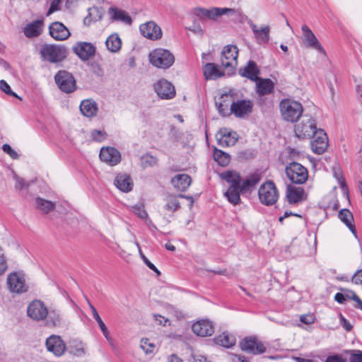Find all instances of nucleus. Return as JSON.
Here are the masks:
<instances>
[{"mask_svg":"<svg viewBox=\"0 0 362 362\" xmlns=\"http://www.w3.org/2000/svg\"><path fill=\"white\" fill-rule=\"evenodd\" d=\"M279 108L283 119L290 122H296L303 112L302 104L291 99H283L280 102Z\"/></svg>","mask_w":362,"mask_h":362,"instance_id":"f257e3e1","label":"nucleus"},{"mask_svg":"<svg viewBox=\"0 0 362 362\" xmlns=\"http://www.w3.org/2000/svg\"><path fill=\"white\" fill-rule=\"evenodd\" d=\"M40 52L43 60L51 63L62 62L68 54V50L64 46L48 44L43 45Z\"/></svg>","mask_w":362,"mask_h":362,"instance_id":"f03ea898","label":"nucleus"},{"mask_svg":"<svg viewBox=\"0 0 362 362\" xmlns=\"http://www.w3.org/2000/svg\"><path fill=\"white\" fill-rule=\"evenodd\" d=\"M294 132L296 136L300 139H311L318 132L315 119L304 115L300 122L295 125Z\"/></svg>","mask_w":362,"mask_h":362,"instance_id":"7ed1b4c3","label":"nucleus"},{"mask_svg":"<svg viewBox=\"0 0 362 362\" xmlns=\"http://www.w3.org/2000/svg\"><path fill=\"white\" fill-rule=\"evenodd\" d=\"M151 64L160 69H168L175 62L174 55L168 49L157 48L149 54Z\"/></svg>","mask_w":362,"mask_h":362,"instance_id":"20e7f679","label":"nucleus"},{"mask_svg":"<svg viewBox=\"0 0 362 362\" xmlns=\"http://www.w3.org/2000/svg\"><path fill=\"white\" fill-rule=\"evenodd\" d=\"M285 171L288 178L294 184H303L308 178L307 168L297 162H292L286 165Z\"/></svg>","mask_w":362,"mask_h":362,"instance_id":"39448f33","label":"nucleus"},{"mask_svg":"<svg viewBox=\"0 0 362 362\" xmlns=\"http://www.w3.org/2000/svg\"><path fill=\"white\" fill-rule=\"evenodd\" d=\"M258 195L260 202L267 206L273 205L279 198L278 190L272 180H268L260 186Z\"/></svg>","mask_w":362,"mask_h":362,"instance_id":"423d86ee","label":"nucleus"},{"mask_svg":"<svg viewBox=\"0 0 362 362\" xmlns=\"http://www.w3.org/2000/svg\"><path fill=\"white\" fill-rule=\"evenodd\" d=\"M54 80L59 88L66 93L74 92L76 89V82L73 75L66 71H59Z\"/></svg>","mask_w":362,"mask_h":362,"instance_id":"0eeeda50","label":"nucleus"},{"mask_svg":"<svg viewBox=\"0 0 362 362\" xmlns=\"http://www.w3.org/2000/svg\"><path fill=\"white\" fill-rule=\"evenodd\" d=\"M27 314L32 320L40 322L45 320L49 313L47 308L42 301L35 300L28 305Z\"/></svg>","mask_w":362,"mask_h":362,"instance_id":"6e6552de","label":"nucleus"},{"mask_svg":"<svg viewBox=\"0 0 362 362\" xmlns=\"http://www.w3.org/2000/svg\"><path fill=\"white\" fill-rule=\"evenodd\" d=\"M241 349L253 355H258L266 351L264 344L255 337H245L240 342Z\"/></svg>","mask_w":362,"mask_h":362,"instance_id":"1a4fd4ad","label":"nucleus"},{"mask_svg":"<svg viewBox=\"0 0 362 362\" xmlns=\"http://www.w3.org/2000/svg\"><path fill=\"white\" fill-rule=\"evenodd\" d=\"M238 49L235 45L225 46L221 52V65L226 69L230 68L233 70L238 64Z\"/></svg>","mask_w":362,"mask_h":362,"instance_id":"9d476101","label":"nucleus"},{"mask_svg":"<svg viewBox=\"0 0 362 362\" xmlns=\"http://www.w3.org/2000/svg\"><path fill=\"white\" fill-rule=\"evenodd\" d=\"M253 103L250 100H238L233 102L230 107V113L238 118H245L252 112Z\"/></svg>","mask_w":362,"mask_h":362,"instance_id":"9b49d317","label":"nucleus"},{"mask_svg":"<svg viewBox=\"0 0 362 362\" xmlns=\"http://www.w3.org/2000/svg\"><path fill=\"white\" fill-rule=\"evenodd\" d=\"M7 285L12 293H23L28 291V286L23 275L19 273H11L7 276Z\"/></svg>","mask_w":362,"mask_h":362,"instance_id":"f8f14e48","label":"nucleus"},{"mask_svg":"<svg viewBox=\"0 0 362 362\" xmlns=\"http://www.w3.org/2000/svg\"><path fill=\"white\" fill-rule=\"evenodd\" d=\"M153 88L158 96L163 100L171 99L175 95L174 86L164 78L158 80L154 84Z\"/></svg>","mask_w":362,"mask_h":362,"instance_id":"ddd939ff","label":"nucleus"},{"mask_svg":"<svg viewBox=\"0 0 362 362\" xmlns=\"http://www.w3.org/2000/svg\"><path fill=\"white\" fill-rule=\"evenodd\" d=\"M74 52L83 62H86L95 54V47L90 42H78L73 47Z\"/></svg>","mask_w":362,"mask_h":362,"instance_id":"4468645a","label":"nucleus"},{"mask_svg":"<svg viewBox=\"0 0 362 362\" xmlns=\"http://www.w3.org/2000/svg\"><path fill=\"white\" fill-rule=\"evenodd\" d=\"M312 138L311 148L315 153L318 155L322 154L328 146V138L327 134L323 129L319 128L318 132L315 134Z\"/></svg>","mask_w":362,"mask_h":362,"instance_id":"2eb2a0df","label":"nucleus"},{"mask_svg":"<svg viewBox=\"0 0 362 362\" xmlns=\"http://www.w3.org/2000/svg\"><path fill=\"white\" fill-rule=\"evenodd\" d=\"M100 158L102 161L113 166L118 164L121 160L119 151L114 147H103L100 152Z\"/></svg>","mask_w":362,"mask_h":362,"instance_id":"dca6fc26","label":"nucleus"},{"mask_svg":"<svg viewBox=\"0 0 362 362\" xmlns=\"http://www.w3.org/2000/svg\"><path fill=\"white\" fill-rule=\"evenodd\" d=\"M139 29L142 35L148 39L156 40L162 37L160 28L153 21L141 24Z\"/></svg>","mask_w":362,"mask_h":362,"instance_id":"f3484780","label":"nucleus"},{"mask_svg":"<svg viewBox=\"0 0 362 362\" xmlns=\"http://www.w3.org/2000/svg\"><path fill=\"white\" fill-rule=\"evenodd\" d=\"M49 33L56 40H64L69 37L71 33L69 29L61 22L55 21L49 26Z\"/></svg>","mask_w":362,"mask_h":362,"instance_id":"a211bd4d","label":"nucleus"},{"mask_svg":"<svg viewBox=\"0 0 362 362\" xmlns=\"http://www.w3.org/2000/svg\"><path fill=\"white\" fill-rule=\"evenodd\" d=\"M302 31L303 33V43L305 45L308 47L315 49L323 54H325V51L321 46L317 38L306 25L302 26Z\"/></svg>","mask_w":362,"mask_h":362,"instance_id":"6ab92c4d","label":"nucleus"},{"mask_svg":"<svg viewBox=\"0 0 362 362\" xmlns=\"http://www.w3.org/2000/svg\"><path fill=\"white\" fill-rule=\"evenodd\" d=\"M194 14L202 21H217L221 17V8L218 7H211L209 8L198 7L194 8Z\"/></svg>","mask_w":362,"mask_h":362,"instance_id":"aec40b11","label":"nucleus"},{"mask_svg":"<svg viewBox=\"0 0 362 362\" xmlns=\"http://www.w3.org/2000/svg\"><path fill=\"white\" fill-rule=\"evenodd\" d=\"M45 344L47 350L57 356L62 355L66 349L65 344L61 337L57 335L48 337Z\"/></svg>","mask_w":362,"mask_h":362,"instance_id":"412c9836","label":"nucleus"},{"mask_svg":"<svg viewBox=\"0 0 362 362\" xmlns=\"http://www.w3.org/2000/svg\"><path fill=\"white\" fill-rule=\"evenodd\" d=\"M192 332L197 336H211L214 332L212 322L209 320H201L194 323L192 327Z\"/></svg>","mask_w":362,"mask_h":362,"instance_id":"4be33fe9","label":"nucleus"},{"mask_svg":"<svg viewBox=\"0 0 362 362\" xmlns=\"http://www.w3.org/2000/svg\"><path fill=\"white\" fill-rule=\"evenodd\" d=\"M247 23L250 26L258 44L264 45L269 42L270 33V28L269 25L258 28L252 20H248Z\"/></svg>","mask_w":362,"mask_h":362,"instance_id":"5701e85b","label":"nucleus"},{"mask_svg":"<svg viewBox=\"0 0 362 362\" xmlns=\"http://www.w3.org/2000/svg\"><path fill=\"white\" fill-rule=\"evenodd\" d=\"M221 16H227L235 23H244L249 20L247 16L239 8H221Z\"/></svg>","mask_w":362,"mask_h":362,"instance_id":"b1692460","label":"nucleus"},{"mask_svg":"<svg viewBox=\"0 0 362 362\" xmlns=\"http://www.w3.org/2000/svg\"><path fill=\"white\" fill-rule=\"evenodd\" d=\"M48 313L45 320L47 327H61L64 325V320L59 310L55 308H50L48 310Z\"/></svg>","mask_w":362,"mask_h":362,"instance_id":"393cba45","label":"nucleus"},{"mask_svg":"<svg viewBox=\"0 0 362 362\" xmlns=\"http://www.w3.org/2000/svg\"><path fill=\"white\" fill-rule=\"evenodd\" d=\"M233 134H235L234 133ZM218 144L221 146H233L236 141L237 138L233 135L232 132H228L227 129H221L216 135Z\"/></svg>","mask_w":362,"mask_h":362,"instance_id":"a878e982","label":"nucleus"},{"mask_svg":"<svg viewBox=\"0 0 362 362\" xmlns=\"http://www.w3.org/2000/svg\"><path fill=\"white\" fill-rule=\"evenodd\" d=\"M192 182L191 177L187 174H177L171 179L173 187L180 192L187 189Z\"/></svg>","mask_w":362,"mask_h":362,"instance_id":"bb28decb","label":"nucleus"},{"mask_svg":"<svg viewBox=\"0 0 362 362\" xmlns=\"http://www.w3.org/2000/svg\"><path fill=\"white\" fill-rule=\"evenodd\" d=\"M43 28V20H36L27 24L24 29V35L28 37H35L41 35Z\"/></svg>","mask_w":362,"mask_h":362,"instance_id":"cd10ccee","label":"nucleus"},{"mask_svg":"<svg viewBox=\"0 0 362 362\" xmlns=\"http://www.w3.org/2000/svg\"><path fill=\"white\" fill-rule=\"evenodd\" d=\"M256 81V90L259 95H265L272 93L274 89V83L269 78H259Z\"/></svg>","mask_w":362,"mask_h":362,"instance_id":"c85d7f7f","label":"nucleus"},{"mask_svg":"<svg viewBox=\"0 0 362 362\" xmlns=\"http://www.w3.org/2000/svg\"><path fill=\"white\" fill-rule=\"evenodd\" d=\"M239 72L242 76L246 77L252 81H255L259 78V70L254 61L250 60L247 66L240 69Z\"/></svg>","mask_w":362,"mask_h":362,"instance_id":"c756f323","label":"nucleus"},{"mask_svg":"<svg viewBox=\"0 0 362 362\" xmlns=\"http://www.w3.org/2000/svg\"><path fill=\"white\" fill-rule=\"evenodd\" d=\"M115 186L124 192H129L133 188V182L129 175L127 174H119L115 179Z\"/></svg>","mask_w":362,"mask_h":362,"instance_id":"7c9ffc66","label":"nucleus"},{"mask_svg":"<svg viewBox=\"0 0 362 362\" xmlns=\"http://www.w3.org/2000/svg\"><path fill=\"white\" fill-rule=\"evenodd\" d=\"M88 16L83 20V24L89 26L92 22L100 21L105 13L103 7L93 6L88 9Z\"/></svg>","mask_w":362,"mask_h":362,"instance_id":"2f4dec72","label":"nucleus"},{"mask_svg":"<svg viewBox=\"0 0 362 362\" xmlns=\"http://www.w3.org/2000/svg\"><path fill=\"white\" fill-rule=\"evenodd\" d=\"M304 190L302 187L288 186L286 190V198L290 204H296L303 199Z\"/></svg>","mask_w":362,"mask_h":362,"instance_id":"473e14b6","label":"nucleus"},{"mask_svg":"<svg viewBox=\"0 0 362 362\" xmlns=\"http://www.w3.org/2000/svg\"><path fill=\"white\" fill-rule=\"evenodd\" d=\"M203 74L206 79L214 80L224 75L218 66L214 63H206L203 67Z\"/></svg>","mask_w":362,"mask_h":362,"instance_id":"72a5a7b5","label":"nucleus"},{"mask_svg":"<svg viewBox=\"0 0 362 362\" xmlns=\"http://www.w3.org/2000/svg\"><path fill=\"white\" fill-rule=\"evenodd\" d=\"M109 13L111 15V18L114 21H121L127 25L132 24V18L124 10L115 7H110L109 8Z\"/></svg>","mask_w":362,"mask_h":362,"instance_id":"f704fd0d","label":"nucleus"},{"mask_svg":"<svg viewBox=\"0 0 362 362\" xmlns=\"http://www.w3.org/2000/svg\"><path fill=\"white\" fill-rule=\"evenodd\" d=\"M221 177L230 184L229 188L240 187V175L238 173L233 170H228L221 174Z\"/></svg>","mask_w":362,"mask_h":362,"instance_id":"c9c22d12","label":"nucleus"},{"mask_svg":"<svg viewBox=\"0 0 362 362\" xmlns=\"http://www.w3.org/2000/svg\"><path fill=\"white\" fill-rule=\"evenodd\" d=\"M80 110L87 117H93L98 112L97 103L93 100H84L80 105Z\"/></svg>","mask_w":362,"mask_h":362,"instance_id":"e433bc0d","label":"nucleus"},{"mask_svg":"<svg viewBox=\"0 0 362 362\" xmlns=\"http://www.w3.org/2000/svg\"><path fill=\"white\" fill-rule=\"evenodd\" d=\"M338 217L343 223H344L351 233L356 235V230L354 224H353L354 216L351 212L349 209H343L339 211Z\"/></svg>","mask_w":362,"mask_h":362,"instance_id":"4c0bfd02","label":"nucleus"},{"mask_svg":"<svg viewBox=\"0 0 362 362\" xmlns=\"http://www.w3.org/2000/svg\"><path fill=\"white\" fill-rule=\"evenodd\" d=\"M214 340L216 344L226 348H230L236 343L235 337L228 332H223L222 334L218 335Z\"/></svg>","mask_w":362,"mask_h":362,"instance_id":"58836bf2","label":"nucleus"},{"mask_svg":"<svg viewBox=\"0 0 362 362\" xmlns=\"http://www.w3.org/2000/svg\"><path fill=\"white\" fill-rule=\"evenodd\" d=\"M107 49L111 52H118L122 46V41L116 33L110 35L105 41Z\"/></svg>","mask_w":362,"mask_h":362,"instance_id":"ea45409f","label":"nucleus"},{"mask_svg":"<svg viewBox=\"0 0 362 362\" xmlns=\"http://www.w3.org/2000/svg\"><path fill=\"white\" fill-rule=\"evenodd\" d=\"M260 179L261 176L259 174H252L250 177L243 181L242 185H240V188L242 190V192H246L250 190L252 188L255 187V186L260 181Z\"/></svg>","mask_w":362,"mask_h":362,"instance_id":"a19ab883","label":"nucleus"},{"mask_svg":"<svg viewBox=\"0 0 362 362\" xmlns=\"http://www.w3.org/2000/svg\"><path fill=\"white\" fill-rule=\"evenodd\" d=\"M213 156L218 164L223 167L228 165L230 160V156L228 153L216 148L214 149Z\"/></svg>","mask_w":362,"mask_h":362,"instance_id":"79ce46f5","label":"nucleus"},{"mask_svg":"<svg viewBox=\"0 0 362 362\" xmlns=\"http://www.w3.org/2000/svg\"><path fill=\"white\" fill-rule=\"evenodd\" d=\"M178 198V196L168 195L165 199L166 202L164 209L173 213L178 211L181 207Z\"/></svg>","mask_w":362,"mask_h":362,"instance_id":"37998d69","label":"nucleus"},{"mask_svg":"<svg viewBox=\"0 0 362 362\" xmlns=\"http://www.w3.org/2000/svg\"><path fill=\"white\" fill-rule=\"evenodd\" d=\"M35 206L37 209L45 214H48L55 208L54 203L40 197L35 199Z\"/></svg>","mask_w":362,"mask_h":362,"instance_id":"c03bdc74","label":"nucleus"},{"mask_svg":"<svg viewBox=\"0 0 362 362\" xmlns=\"http://www.w3.org/2000/svg\"><path fill=\"white\" fill-rule=\"evenodd\" d=\"M240 192H242L240 188H228V190L224 193V195L229 202L233 205H236L239 204L240 201Z\"/></svg>","mask_w":362,"mask_h":362,"instance_id":"a18cd8bd","label":"nucleus"},{"mask_svg":"<svg viewBox=\"0 0 362 362\" xmlns=\"http://www.w3.org/2000/svg\"><path fill=\"white\" fill-rule=\"evenodd\" d=\"M141 165L143 168L153 167L157 163V158L148 153L143 155L141 158Z\"/></svg>","mask_w":362,"mask_h":362,"instance_id":"49530a36","label":"nucleus"},{"mask_svg":"<svg viewBox=\"0 0 362 362\" xmlns=\"http://www.w3.org/2000/svg\"><path fill=\"white\" fill-rule=\"evenodd\" d=\"M227 96V95H222L220 98V102H216V107L220 115L223 117H226L230 115L228 111V104L226 103V100H223V97Z\"/></svg>","mask_w":362,"mask_h":362,"instance_id":"de8ad7c7","label":"nucleus"},{"mask_svg":"<svg viewBox=\"0 0 362 362\" xmlns=\"http://www.w3.org/2000/svg\"><path fill=\"white\" fill-rule=\"evenodd\" d=\"M132 211L136 214L139 218L145 219L148 217V214L144 209V206L142 204H135L131 206Z\"/></svg>","mask_w":362,"mask_h":362,"instance_id":"09e8293b","label":"nucleus"},{"mask_svg":"<svg viewBox=\"0 0 362 362\" xmlns=\"http://www.w3.org/2000/svg\"><path fill=\"white\" fill-rule=\"evenodd\" d=\"M90 136L93 141L97 142H101L106 139L107 134L103 130L93 129L90 132Z\"/></svg>","mask_w":362,"mask_h":362,"instance_id":"8fccbe9b","label":"nucleus"},{"mask_svg":"<svg viewBox=\"0 0 362 362\" xmlns=\"http://www.w3.org/2000/svg\"><path fill=\"white\" fill-rule=\"evenodd\" d=\"M141 347L148 354L154 351L156 346L153 343L150 342L149 339H145L141 340Z\"/></svg>","mask_w":362,"mask_h":362,"instance_id":"3c124183","label":"nucleus"},{"mask_svg":"<svg viewBox=\"0 0 362 362\" xmlns=\"http://www.w3.org/2000/svg\"><path fill=\"white\" fill-rule=\"evenodd\" d=\"M86 300L89 305L90 309L91 310L94 319L96 320V322H98L99 327H102L104 325H105V323L103 322V321L102 320L101 317H100L95 308L92 305V303L89 301L88 299H86Z\"/></svg>","mask_w":362,"mask_h":362,"instance_id":"603ef678","label":"nucleus"},{"mask_svg":"<svg viewBox=\"0 0 362 362\" xmlns=\"http://www.w3.org/2000/svg\"><path fill=\"white\" fill-rule=\"evenodd\" d=\"M0 89L2 91H4L5 93H6L7 95H11V96H13L16 98H18L17 94L11 90L10 86L4 80L0 81Z\"/></svg>","mask_w":362,"mask_h":362,"instance_id":"864d4df0","label":"nucleus"},{"mask_svg":"<svg viewBox=\"0 0 362 362\" xmlns=\"http://www.w3.org/2000/svg\"><path fill=\"white\" fill-rule=\"evenodd\" d=\"M2 150L10 156V157L13 159H18L19 155L18 153L13 150L9 144H5L2 146Z\"/></svg>","mask_w":362,"mask_h":362,"instance_id":"5fc2aeb1","label":"nucleus"},{"mask_svg":"<svg viewBox=\"0 0 362 362\" xmlns=\"http://www.w3.org/2000/svg\"><path fill=\"white\" fill-rule=\"evenodd\" d=\"M7 267L6 257L2 248L0 247V275L3 274L6 271Z\"/></svg>","mask_w":362,"mask_h":362,"instance_id":"6e6d98bb","label":"nucleus"},{"mask_svg":"<svg viewBox=\"0 0 362 362\" xmlns=\"http://www.w3.org/2000/svg\"><path fill=\"white\" fill-rule=\"evenodd\" d=\"M61 0H53L51 2L50 7L47 13V16H49L54 12L58 11L59 9V4H61Z\"/></svg>","mask_w":362,"mask_h":362,"instance_id":"4d7b16f0","label":"nucleus"},{"mask_svg":"<svg viewBox=\"0 0 362 362\" xmlns=\"http://www.w3.org/2000/svg\"><path fill=\"white\" fill-rule=\"evenodd\" d=\"M350 362H362V351H355L349 358Z\"/></svg>","mask_w":362,"mask_h":362,"instance_id":"13d9d810","label":"nucleus"},{"mask_svg":"<svg viewBox=\"0 0 362 362\" xmlns=\"http://www.w3.org/2000/svg\"><path fill=\"white\" fill-rule=\"evenodd\" d=\"M91 69L93 72L98 76H102L103 75V70L101 66L96 62L91 64Z\"/></svg>","mask_w":362,"mask_h":362,"instance_id":"bf43d9fd","label":"nucleus"},{"mask_svg":"<svg viewBox=\"0 0 362 362\" xmlns=\"http://www.w3.org/2000/svg\"><path fill=\"white\" fill-rule=\"evenodd\" d=\"M153 318L158 322V325H161L163 326H166L167 322H169V320L168 318H165L158 314H154Z\"/></svg>","mask_w":362,"mask_h":362,"instance_id":"052dcab7","label":"nucleus"},{"mask_svg":"<svg viewBox=\"0 0 362 362\" xmlns=\"http://www.w3.org/2000/svg\"><path fill=\"white\" fill-rule=\"evenodd\" d=\"M352 281L356 284H362V269L354 274L352 277Z\"/></svg>","mask_w":362,"mask_h":362,"instance_id":"680f3d73","label":"nucleus"},{"mask_svg":"<svg viewBox=\"0 0 362 362\" xmlns=\"http://www.w3.org/2000/svg\"><path fill=\"white\" fill-rule=\"evenodd\" d=\"M340 320L341 326L343 327L344 329H345L346 331L351 330L352 325L341 314L340 315Z\"/></svg>","mask_w":362,"mask_h":362,"instance_id":"e2e57ef3","label":"nucleus"},{"mask_svg":"<svg viewBox=\"0 0 362 362\" xmlns=\"http://www.w3.org/2000/svg\"><path fill=\"white\" fill-rule=\"evenodd\" d=\"M325 362H346V361L339 355H334L328 356Z\"/></svg>","mask_w":362,"mask_h":362,"instance_id":"0e129e2a","label":"nucleus"},{"mask_svg":"<svg viewBox=\"0 0 362 362\" xmlns=\"http://www.w3.org/2000/svg\"><path fill=\"white\" fill-rule=\"evenodd\" d=\"M71 353L78 356L83 355L85 354V351L83 344L79 343L74 349L71 350Z\"/></svg>","mask_w":362,"mask_h":362,"instance_id":"69168bd1","label":"nucleus"},{"mask_svg":"<svg viewBox=\"0 0 362 362\" xmlns=\"http://www.w3.org/2000/svg\"><path fill=\"white\" fill-rule=\"evenodd\" d=\"M334 300L339 303H344L346 301V295L341 293H337L334 296Z\"/></svg>","mask_w":362,"mask_h":362,"instance_id":"338daca9","label":"nucleus"},{"mask_svg":"<svg viewBox=\"0 0 362 362\" xmlns=\"http://www.w3.org/2000/svg\"><path fill=\"white\" fill-rule=\"evenodd\" d=\"M351 293L352 294L351 300L355 301L358 304V308L361 309L362 308V300L360 299V298L356 294L355 292L351 291Z\"/></svg>","mask_w":362,"mask_h":362,"instance_id":"774afa93","label":"nucleus"}]
</instances>
